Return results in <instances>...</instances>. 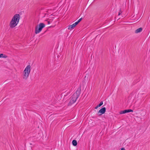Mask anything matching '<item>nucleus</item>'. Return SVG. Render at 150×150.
I'll list each match as a JSON object with an SVG mask.
<instances>
[{
    "mask_svg": "<svg viewBox=\"0 0 150 150\" xmlns=\"http://www.w3.org/2000/svg\"><path fill=\"white\" fill-rule=\"evenodd\" d=\"M81 88H79L76 92L74 93L70 98V100L68 104V106H71L79 98L81 93Z\"/></svg>",
    "mask_w": 150,
    "mask_h": 150,
    "instance_id": "1",
    "label": "nucleus"
},
{
    "mask_svg": "<svg viewBox=\"0 0 150 150\" xmlns=\"http://www.w3.org/2000/svg\"><path fill=\"white\" fill-rule=\"evenodd\" d=\"M20 18L18 14H16L13 17L10 22L9 25L11 28H13L16 26L18 23Z\"/></svg>",
    "mask_w": 150,
    "mask_h": 150,
    "instance_id": "2",
    "label": "nucleus"
},
{
    "mask_svg": "<svg viewBox=\"0 0 150 150\" xmlns=\"http://www.w3.org/2000/svg\"><path fill=\"white\" fill-rule=\"evenodd\" d=\"M31 71V66L30 65H28L25 68L23 73V78L24 80H27L29 77Z\"/></svg>",
    "mask_w": 150,
    "mask_h": 150,
    "instance_id": "3",
    "label": "nucleus"
},
{
    "mask_svg": "<svg viewBox=\"0 0 150 150\" xmlns=\"http://www.w3.org/2000/svg\"><path fill=\"white\" fill-rule=\"evenodd\" d=\"M106 111V108L105 107L102 108L98 112L97 114H99V115H100L102 114L105 113Z\"/></svg>",
    "mask_w": 150,
    "mask_h": 150,
    "instance_id": "4",
    "label": "nucleus"
},
{
    "mask_svg": "<svg viewBox=\"0 0 150 150\" xmlns=\"http://www.w3.org/2000/svg\"><path fill=\"white\" fill-rule=\"evenodd\" d=\"M133 111V110L131 109L125 110H124L121 111L120 112V114H124L130 112H132Z\"/></svg>",
    "mask_w": 150,
    "mask_h": 150,
    "instance_id": "5",
    "label": "nucleus"
},
{
    "mask_svg": "<svg viewBox=\"0 0 150 150\" xmlns=\"http://www.w3.org/2000/svg\"><path fill=\"white\" fill-rule=\"evenodd\" d=\"M45 26V24L42 23H41L38 25V28L42 30V29Z\"/></svg>",
    "mask_w": 150,
    "mask_h": 150,
    "instance_id": "6",
    "label": "nucleus"
},
{
    "mask_svg": "<svg viewBox=\"0 0 150 150\" xmlns=\"http://www.w3.org/2000/svg\"><path fill=\"white\" fill-rule=\"evenodd\" d=\"M41 31V30L38 28V26H37L35 28V33L36 34H38Z\"/></svg>",
    "mask_w": 150,
    "mask_h": 150,
    "instance_id": "7",
    "label": "nucleus"
},
{
    "mask_svg": "<svg viewBox=\"0 0 150 150\" xmlns=\"http://www.w3.org/2000/svg\"><path fill=\"white\" fill-rule=\"evenodd\" d=\"M142 30V28H140L136 30L135 31V33H138L141 32Z\"/></svg>",
    "mask_w": 150,
    "mask_h": 150,
    "instance_id": "8",
    "label": "nucleus"
},
{
    "mask_svg": "<svg viewBox=\"0 0 150 150\" xmlns=\"http://www.w3.org/2000/svg\"><path fill=\"white\" fill-rule=\"evenodd\" d=\"M75 26L74 24L73 23V24L69 25V26L68 28V29L69 30H71L72 29H73L74 28Z\"/></svg>",
    "mask_w": 150,
    "mask_h": 150,
    "instance_id": "9",
    "label": "nucleus"
},
{
    "mask_svg": "<svg viewBox=\"0 0 150 150\" xmlns=\"http://www.w3.org/2000/svg\"><path fill=\"white\" fill-rule=\"evenodd\" d=\"M72 143L73 145L74 146H76L77 145V142L76 140H73Z\"/></svg>",
    "mask_w": 150,
    "mask_h": 150,
    "instance_id": "10",
    "label": "nucleus"
},
{
    "mask_svg": "<svg viewBox=\"0 0 150 150\" xmlns=\"http://www.w3.org/2000/svg\"><path fill=\"white\" fill-rule=\"evenodd\" d=\"M7 57V56H6L5 55H4L3 54H0V58L3 57L4 58H6Z\"/></svg>",
    "mask_w": 150,
    "mask_h": 150,
    "instance_id": "11",
    "label": "nucleus"
},
{
    "mask_svg": "<svg viewBox=\"0 0 150 150\" xmlns=\"http://www.w3.org/2000/svg\"><path fill=\"white\" fill-rule=\"evenodd\" d=\"M103 103L102 101H101L100 103H99V104L98 105L99 107H100V106H101L103 104Z\"/></svg>",
    "mask_w": 150,
    "mask_h": 150,
    "instance_id": "12",
    "label": "nucleus"
},
{
    "mask_svg": "<svg viewBox=\"0 0 150 150\" xmlns=\"http://www.w3.org/2000/svg\"><path fill=\"white\" fill-rule=\"evenodd\" d=\"M122 11H121V9H120L119 11L118 15L119 16L120 15V14L122 13Z\"/></svg>",
    "mask_w": 150,
    "mask_h": 150,
    "instance_id": "13",
    "label": "nucleus"
},
{
    "mask_svg": "<svg viewBox=\"0 0 150 150\" xmlns=\"http://www.w3.org/2000/svg\"><path fill=\"white\" fill-rule=\"evenodd\" d=\"M79 23V22H78L77 21L74 24L76 26L77 24H78Z\"/></svg>",
    "mask_w": 150,
    "mask_h": 150,
    "instance_id": "14",
    "label": "nucleus"
},
{
    "mask_svg": "<svg viewBox=\"0 0 150 150\" xmlns=\"http://www.w3.org/2000/svg\"><path fill=\"white\" fill-rule=\"evenodd\" d=\"M82 19V18H80L77 21L79 23L81 20Z\"/></svg>",
    "mask_w": 150,
    "mask_h": 150,
    "instance_id": "15",
    "label": "nucleus"
},
{
    "mask_svg": "<svg viewBox=\"0 0 150 150\" xmlns=\"http://www.w3.org/2000/svg\"><path fill=\"white\" fill-rule=\"evenodd\" d=\"M98 107H99L98 105H97V106H96V107H95V109H97Z\"/></svg>",
    "mask_w": 150,
    "mask_h": 150,
    "instance_id": "16",
    "label": "nucleus"
},
{
    "mask_svg": "<svg viewBox=\"0 0 150 150\" xmlns=\"http://www.w3.org/2000/svg\"><path fill=\"white\" fill-rule=\"evenodd\" d=\"M121 150H125V149L124 148H121Z\"/></svg>",
    "mask_w": 150,
    "mask_h": 150,
    "instance_id": "17",
    "label": "nucleus"
},
{
    "mask_svg": "<svg viewBox=\"0 0 150 150\" xmlns=\"http://www.w3.org/2000/svg\"><path fill=\"white\" fill-rule=\"evenodd\" d=\"M47 22L48 24H49L50 23V22L49 21H47Z\"/></svg>",
    "mask_w": 150,
    "mask_h": 150,
    "instance_id": "18",
    "label": "nucleus"
},
{
    "mask_svg": "<svg viewBox=\"0 0 150 150\" xmlns=\"http://www.w3.org/2000/svg\"><path fill=\"white\" fill-rule=\"evenodd\" d=\"M62 94H64V96H66L67 95V94H66V95L64 94V93H62Z\"/></svg>",
    "mask_w": 150,
    "mask_h": 150,
    "instance_id": "19",
    "label": "nucleus"
}]
</instances>
